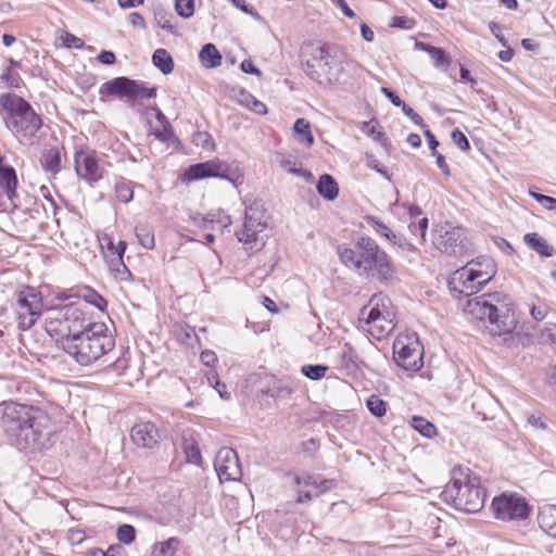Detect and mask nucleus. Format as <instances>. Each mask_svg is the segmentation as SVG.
Wrapping results in <instances>:
<instances>
[{
    "label": "nucleus",
    "instance_id": "obj_1",
    "mask_svg": "<svg viewBox=\"0 0 556 556\" xmlns=\"http://www.w3.org/2000/svg\"><path fill=\"white\" fill-rule=\"evenodd\" d=\"M0 430L20 451L40 452L53 445L49 416L40 408L14 401L0 403Z\"/></svg>",
    "mask_w": 556,
    "mask_h": 556
},
{
    "label": "nucleus",
    "instance_id": "obj_2",
    "mask_svg": "<svg viewBox=\"0 0 556 556\" xmlns=\"http://www.w3.org/2000/svg\"><path fill=\"white\" fill-rule=\"evenodd\" d=\"M340 261L357 275L379 281L393 278V267L388 254L369 237H361L352 247H339Z\"/></svg>",
    "mask_w": 556,
    "mask_h": 556
},
{
    "label": "nucleus",
    "instance_id": "obj_3",
    "mask_svg": "<svg viewBox=\"0 0 556 556\" xmlns=\"http://www.w3.org/2000/svg\"><path fill=\"white\" fill-rule=\"evenodd\" d=\"M464 313L471 319L489 323L488 329L492 336L509 334L516 328V317L511 304L506 302V296L501 293H489L480 296H466Z\"/></svg>",
    "mask_w": 556,
    "mask_h": 556
},
{
    "label": "nucleus",
    "instance_id": "obj_4",
    "mask_svg": "<svg viewBox=\"0 0 556 556\" xmlns=\"http://www.w3.org/2000/svg\"><path fill=\"white\" fill-rule=\"evenodd\" d=\"M441 497L457 510L476 514L483 508L486 494L481 486L480 477L469 468H457L452 471V479L442 491Z\"/></svg>",
    "mask_w": 556,
    "mask_h": 556
},
{
    "label": "nucleus",
    "instance_id": "obj_5",
    "mask_svg": "<svg viewBox=\"0 0 556 556\" xmlns=\"http://www.w3.org/2000/svg\"><path fill=\"white\" fill-rule=\"evenodd\" d=\"M115 346V340L103 323H91L77 336L66 339L63 350L79 365L89 366Z\"/></svg>",
    "mask_w": 556,
    "mask_h": 556
},
{
    "label": "nucleus",
    "instance_id": "obj_6",
    "mask_svg": "<svg viewBox=\"0 0 556 556\" xmlns=\"http://www.w3.org/2000/svg\"><path fill=\"white\" fill-rule=\"evenodd\" d=\"M494 274L495 266L491 258L470 261L452 274L447 282L448 290L455 299L472 296L492 279Z\"/></svg>",
    "mask_w": 556,
    "mask_h": 556
},
{
    "label": "nucleus",
    "instance_id": "obj_7",
    "mask_svg": "<svg viewBox=\"0 0 556 556\" xmlns=\"http://www.w3.org/2000/svg\"><path fill=\"white\" fill-rule=\"evenodd\" d=\"M91 321L87 314L78 307L75 303H70L63 306H54L48 309L45 319V329L47 333L63 343L66 339L77 336L81 332Z\"/></svg>",
    "mask_w": 556,
    "mask_h": 556
},
{
    "label": "nucleus",
    "instance_id": "obj_8",
    "mask_svg": "<svg viewBox=\"0 0 556 556\" xmlns=\"http://www.w3.org/2000/svg\"><path fill=\"white\" fill-rule=\"evenodd\" d=\"M0 105L5 113L8 127L24 138L34 137L40 129L42 122L30 104L15 93L0 96Z\"/></svg>",
    "mask_w": 556,
    "mask_h": 556
},
{
    "label": "nucleus",
    "instance_id": "obj_9",
    "mask_svg": "<svg viewBox=\"0 0 556 556\" xmlns=\"http://www.w3.org/2000/svg\"><path fill=\"white\" fill-rule=\"evenodd\" d=\"M394 317L390 299L378 293L361 309L359 323L365 331L380 341L394 330Z\"/></svg>",
    "mask_w": 556,
    "mask_h": 556
},
{
    "label": "nucleus",
    "instance_id": "obj_10",
    "mask_svg": "<svg viewBox=\"0 0 556 556\" xmlns=\"http://www.w3.org/2000/svg\"><path fill=\"white\" fill-rule=\"evenodd\" d=\"M42 306V296L37 289L27 286L14 292L12 307L18 329H30L40 317Z\"/></svg>",
    "mask_w": 556,
    "mask_h": 556
},
{
    "label": "nucleus",
    "instance_id": "obj_11",
    "mask_svg": "<svg viewBox=\"0 0 556 556\" xmlns=\"http://www.w3.org/2000/svg\"><path fill=\"white\" fill-rule=\"evenodd\" d=\"M393 358L407 371H418L424 366V346L416 332H405L393 343Z\"/></svg>",
    "mask_w": 556,
    "mask_h": 556
},
{
    "label": "nucleus",
    "instance_id": "obj_12",
    "mask_svg": "<svg viewBox=\"0 0 556 556\" xmlns=\"http://www.w3.org/2000/svg\"><path fill=\"white\" fill-rule=\"evenodd\" d=\"M244 212V223L242 228L236 232V236L245 249L253 253L265 245L264 231L268 227V217L265 215V211Z\"/></svg>",
    "mask_w": 556,
    "mask_h": 556
},
{
    "label": "nucleus",
    "instance_id": "obj_13",
    "mask_svg": "<svg viewBox=\"0 0 556 556\" xmlns=\"http://www.w3.org/2000/svg\"><path fill=\"white\" fill-rule=\"evenodd\" d=\"M432 242L439 251L455 256L465 253L469 243L466 230L447 222L434 226Z\"/></svg>",
    "mask_w": 556,
    "mask_h": 556
},
{
    "label": "nucleus",
    "instance_id": "obj_14",
    "mask_svg": "<svg viewBox=\"0 0 556 556\" xmlns=\"http://www.w3.org/2000/svg\"><path fill=\"white\" fill-rule=\"evenodd\" d=\"M334 58L325 47H316L312 51L311 59L306 61L307 74L320 85H331L338 80L332 72Z\"/></svg>",
    "mask_w": 556,
    "mask_h": 556
},
{
    "label": "nucleus",
    "instance_id": "obj_15",
    "mask_svg": "<svg viewBox=\"0 0 556 556\" xmlns=\"http://www.w3.org/2000/svg\"><path fill=\"white\" fill-rule=\"evenodd\" d=\"M492 510L495 518L503 521L522 520L530 514L526 500L514 494H502L494 497Z\"/></svg>",
    "mask_w": 556,
    "mask_h": 556
},
{
    "label": "nucleus",
    "instance_id": "obj_16",
    "mask_svg": "<svg viewBox=\"0 0 556 556\" xmlns=\"http://www.w3.org/2000/svg\"><path fill=\"white\" fill-rule=\"evenodd\" d=\"M77 176L92 185L104 177L105 168L93 150H79L74 154Z\"/></svg>",
    "mask_w": 556,
    "mask_h": 556
},
{
    "label": "nucleus",
    "instance_id": "obj_17",
    "mask_svg": "<svg viewBox=\"0 0 556 556\" xmlns=\"http://www.w3.org/2000/svg\"><path fill=\"white\" fill-rule=\"evenodd\" d=\"M214 467L222 482L237 481L242 476L239 457L236 451L230 447H222L217 452Z\"/></svg>",
    "mask_w": 556,
    "mask_h": 556
},
{
    "label": "nucleus",
    "instance_id": "obj_18",
    "mask_svg": "<svg viewBox=\"0 0 556 556\" xmlns=\"http://www.w3.org/2000/svg\"><path fill=\"white\" fill-rule=\"evenodd\" d=\"M228 172L229 166L225 162L214 159L189 166L182 175V180L193 181L211 177L226 178Z\"/></svg>",
    "mask_w": 556,
    "mask_h": 556
},
{
    "label": "nucleus",
    "instance_id": "obj_19",
    "mask_svg": "<svg viewBox=\"0 0 556 556\" xmlns=\"http://www.w3.org/2000/svg\"><path fill=\"white\" fill-rule=\"evenodd\" d=\"M132 442L138 447L153 448L159 444L160 432L153 422L144 421L136 424L130 431Z\"/></svg>",
    "mask_w": 556,
    "mask_h": 556
},
{
    "label": "nucleus",
    "instance_id": "obj_20",
    "mask_svg": "<svg viewBox=\"0 0 556 556\" xmlns=\"http://www.w3.org/2000/svg\"><path fill=\"white\" fill-rule=\"evenodd\" d=\"M17 177L13 167L3 164L0 157V188L4 191L7 198L10 200L12 208H20L22 206L16 193Z\"/></svg>",
    "mask_w": 556,
    "mask_h": 556
},
{
    "label": "nucleus",
    "instance_id": "obj_21",
    "mask_svg": "<svg viewBox=\"0 0 556 556\" xmlns=\"http://www.w3.org/2000/svg\"><path fill=\"white\" fill-rule=\"evenodd\" d=\"M136 80L127 77H116L104 83L100 88L101 96H117L132 102V92L135 91Z\"/></svg>",
    "mask_w": 556,
    "mask_h": 556
},
{
    "label": "nucleus",
    "instance_id": "obj_22",
    "mask_svg": "<svg viewBox=\"0 0 556 556\" xmlns=\"http://www.w3.org/2000/svg\"><path fill=\"white\" fill-rule=\"evenodd\" d=\"M295 483L298 485L309 488L311 491H314L315 496L325 494L336 485L334 480L323 479L320 476L316 475L298 476L295 478Z\"/></svg>",
    "mask_w": 556,
    "mask_h": 556
},
{
    "label": "nucleus",
    "instance_id": "obj_23",
    "mask_svg": "<svg viewBox=\"0 0 556 556\" xmlns=\"http://www.w3.org/2000/svg\"><path fill=\"white\" fill-rule=\"evenodd\" d=\"M126 242L121 241L119 253H117V255L111 257L109 253L104 254V258L108 263L111 273L114 275L116 279L121 281H127L131 278L130 270L123 262V256L126 251Z\"/></svg>",
    "mask_w": 556,
    "mask_h": 556
},
{
    "label": "nucleus",
    "instance_id": "obj_24",
    "mask_svg": "<svg viewBox=\"0 0 556 556\" xmlns=\"http://www.w3.org/2000/svg\"><path fill=\"white\" fill-rule=\"evenodd\" d=\"M538 522L545 533L556 538V506L546 505L542 507L539 511Z\"/></svg>",
    "mask_w": 556,
    "mask_h": 556
},
{
    "label": "nucleus",
    "instance_id": "obj_25",
    "mask_svg": "<svg viewBox=\"0 0 556 556\" xmlns=\"http://www.w3.org/2000/svg\"><path fill=\"white\" fill-rule=\"evenodd\" d=\"M523 240L531 250L535 251L541 256L549 257L554 254V248L536 232L526 233Z\"/></svg>",
    "mask_w": 556,
    "mask_h": 556
},
{
    "label": "nucleus",
    "instance_id": "obj_26",
    "mask_svg": "<svg viewBox=\"0 0 556 556\" xmlns=\"http://www.w3.org/2000/svg\"><path fill=\"white\" fill-rule=\"evenodd\" d=\"M199 59L206 68H215L222 63V55L213 43H206L202 47Z\"/></svg>",
    "mask_w": 556,
    "mask_h": 556
},
{
    "label": "nucleus",
    "instance_id": "obj_27",
    "mask_svg": "<svg viewBox=\"0 0 556 556\" xmlns=\"http://www.w3.org/2000/svg\"><path fill=\"white\" fill-rule=\"evenodd\" d=\"M317 190L318 193L327 200H334L339 194V186L337 181L328 174H324L319 177Z\"/></svg>",
    "mask_w": 556,
    "mask_h": 556
},
{
    "label": "nucleus",
    "instance_id": "obj_28",
    "mask_svg": "<svg viewBox=\"0 0 556 556\" xmlns=\"http://www.w3.org/2000/svg\"><path fill=\"white\" fill-rule=\"evenodd\" d=\"M40 164L47 173L56 174L61 169V156L58 149L45 150L40 157Z\"/></svg>",
    "mask_w": 556,
    "mask_h": 556
},
{
    "label": "nucleus",
    "instance_id": "obj_29",
    "mask_svg": "<svg viewBox=\"0 0 556 556\" xmlns=\"http://www.w3.org/2000/svg\"><path fill=\"white\" fill-rule=\"evenodd\" d=\"M417 47L426 51L431 56L437 67H443L446 70L450 66L451 61L443 49L424 42L417 43Z\"/></svg>",
    "mask_w": 556,
    "mask_h": 556
},
{
    "label": "nucleus",
    "instance_id": "obj_30",
    "mask_svg": "<svg viewBox=\"0 0 556 556\" xmlns=\"http://www.w3.org/2000/svg\"><path fill=\"white\" fill-rule=\"evenodd\" d=\"M152 62L164 75H168L174 71V61L165 49H156L152 55Z\"/></svg>",
    "mask_w": 556,
    "mask_h": 556
},
{
    "label": "nucleus",
    "instance_id": "obj_31",
    "mask_svg": "<svg viewBox=\"0 0 556 556\" xmlns=\"http://www.w3.org/2000/svg\"><path fill=\"white\" fill-rule=\"evenodd\" d=\"M409 214L412 222L409 223L408 228L410 232L415 236H419L421 240H425L429 224L428 218L421 216L422 211H409Z\"/></svg>",
    "mask_w": 556,
    "mask_h": 556
},
{
    "label": "nucleus",
    "instance_id": "obj_32",
    "mask_svg": "<svg viewBox=\"0 0 556 556\" xmlns=\"http://www.w3.org/2000/svg\"><path fill=\"white\" fill-rule=\"evenodd\" d=\"M293 130L296 136V140L306 147H312L314 143V137L311 131L309 123L304 118H298L293 125Z\"/></svg>",
    "mask_w": 556,
    "mask_h": 556
},
{
    "label": "nucleus",
    "instance_id": "obj_33",
    "mask_svg": "<svg viewBox=\"0 0 556 556\" xmlns=\"http://www.w3.org/2000/svg\"><path fill=\"white\" fill-rule=\"evenodd\" d=\"M179 546L180 540L178 538H169L153 545L152 556H175Z\"/></svg>",
    "mask_w": 556,
    "mask_h": 556
},
{
    "label": "nucleus",
    "instance_id": "obj_34",
    "mask_svg": "<svg viewBox=\"0 0 556 556\" xmlns=\"http://www.w3.org/2000/svg\"><path fill=\"white\" fill-rule=\"evenodd\" d=\"M292 391L293 389L290 386L278 379H271L267 389L262 390L264 394L274 399H286Z\"/></svg>",
    "mask_w": 556,
    "mask_h": 556
},
{
    "label": "nucleus",
    "instance_id": "obj_35",
    "mask_svg": "<svg viewBox=\"0 0 556 556\" xmlns=\"http://www.w3.org/2000/svg\"><path fill=\"white\" fill-rule=\"evenodd\" d=\"M136 236L140 244L149 250H152L155 245L154 233L152 227L148 224H139L135 228Z\"/></svg>",
    "mask_w": 556,
    "mask_h": 556
},
{
    "label": "nucleus",
    "instance_id": "obj_36",
    "mask_svg": "<svg viewBox=\"0 0 556 556\" xmlns=\"http://www.w3.org/2000/svg\"><path fill=\"white\" fill-rule=\"evenodd\" d=\"M412 427L426 438H432L437 434V428L433 424L420 416H413L410 420Z\"/></svg>",
    "mask_w": 556,
    "mask_h": 556
},
{
    "label": "nucleus",
    "instance_id": "obj_37",
    "mask_svg": "<svg viewBox=\"0 0 556 556\" xmlns=\"http://www.w3.org/2000/svg\"><path fill=\"white\" fill-rule=\"evenodd\" d=\"M184 452L186 454L187 460L191 464L199 465L202 460L201 452L199 446L193 440H184Z\"/></svg>",
    "mask_w": 556,
    "mask_h": 556
},
{
    "label": "nucleus",
    "instance_id": "obj_38",
    "mask_svg": "<svg viewBox=\"0 0 556 556\" xmlns=\"http://www.w3.org/2000/svg\"><path fill=\"white\" fill-rule=\"evenodd\" d=\"M366 406L375 417H382L386 415L387 404L378 395H370L366 401Z\"/></svg>",
    "mask_w": 556,
    "mask_h": 556
},
{
    "label": "nucleus",
    "instance_id": "obj_39",
    "mask_svg": "<svg viewBox=\"0 0 556 556\" xmlns=\"http://www.w3.org/2000/svg\"><path fill=\"white\" fill-rule=\"evenodd\" d=\"M98 241H99L100 248L103 252V255L105 253H109L110 256L112 257V256L117 255V253H119L121 241L117 243V245H115L113 242V239L108 233H99Z\"/></svg>",
    "mask_w": 556,
    "mask_h": 556
},
{
    "label": "nucleus",
    "instance_id": "obj_40",
    "mask_svg": "<svg viewBox=\"0 0 556 556\" xmlns=\"http://www.w3.org/2000/svg\"><path fill=\"white\" fill-rule=\"evenodd\" d=\"M328 371V366L316 364V365H304L301 368V372L311 380H319L325 377Z\"/></svg>",
    "mask_w": 556,
    "mask_h": 556
},
{
    "label": "nucleus",
    "instance_id": "obj_41",
    "mask_svg": "<svg viewBox=\"0 0 556 556\" xmlns=\"http://www.w3.org/2000/svg\"><path fill=\"white\" fill-rule=\"evenodd\" d=\"M539 340L556 349V324H546L540 330Z\"/></svg>",
    "mask_w": 556,
    "mask_h": 556
},
{
    "label": "nucleus",
    "instance_id": "obj_42",
    "mask_svg": "<svg viewBox=\"0 0 556 556\" xmlns=\"http://www.w3.org/2000/svg\"><path fill=\"white\" fill-rule=\"evenodd\" d=\"M83 298L86 302L99 308L100 311H104L108 302L102 298L99 293L90 288H86L83 294Z\"/></svg>",
    "mask_w": 556,
    "mask_h": 556
},
{
    "label": "nucleus",
    "instance_id": "obj_43",
    "mask_svg": "<svg viewBox=\"0 0 556 556\" xmlns=\"http://www.w3.org/2000/svg\"><path fill=\"white\" fill-rule=\"evenodd\" d=\"M115 193L119 202L124 204L128 203L134 195L130 185L126 181H119L115 185Z\"/></svg>",
    "mask_w": 556,
    "mask_h": 556
},
{
    "label": "nucleus",
    "instance_id": "obj_44",
    "mask_svg": "<svg viewBox=\"0 0 556 556\" xmlns=\"http://www.w3.org/2000/svg\"><path fill=\"white\" fill-rule=\"evenodd\" d=\"M117 539L123 544H130L135 541L136 530L131 525H122L117 528Z\"/></svg>",
    "mask_w": 556,
    "mask_h": 556
},
{
    "label": "nucleus",
    "instance_id": "obj_45",
    "mask_svg": "<svg viewBox=\"0 0 556 556\" xmlns=\"http://www.w3.org/2000/svg\"><path fill=\"white\" fill-rule=\"evenodd\" d=\"M527 425L535 431L544 432L548 430L547 418L541 414L529 415Z\"/></svg>",
    "mask_w": 556,
    "mask_h": 556
},
{
    "label": "nucleus",
    "instance_id": "obj_46",
    "mask_svg": "<svg viewBox=\"0 0 556 556\" xmlns=\"http://www.w3.org/2000/svg\"><path fill=\"white\" fill-rule=\"evenodd\" d=\"M175 10L178 15L184 18H188L193 15L194 0H176Z\"/></svg>",
    "mask_w": 556,
    "mask_h": 556
},
{
    "label": "nucleus",
    "instance_id": "obj_47",
    "mask_svg": "<svg viewBox=\"0 0 556 556\" xmlns=\"http://www.w3.org/2000/svg\"><path fill=\"white\" fill-rule=\"evenodd\" d=\"M135 91L132 92V102L137 99H151L156 96L155 88H147L143 83L136 80Z\"/></svg>",
    "mask_w": 556,
    "mask_h": 556
},
{
    "label": "nucleus",
    "instance_id": "obj_48",
    "mask_svg": "<svg viewBox=\"0 0 556 556\" xmlns=\"http://www.w3.org/2000/svg\"><path fill=\"white\" fill-rule=\"evenodd\" d=\"M365 222L367 224V227L372 228L380 236L386 237L387 239H390L392 231L387 225H384L383 223L377 220L375 217H371V216H367L365 218Z\"/></svg>",
    "mask_w": 556,
    "mask_h": 556
},
{
    "label": "nucleus",
    "instance_id": "obj_49",
    "mask_svg": "<svg viewBox=\"0 0 556 556\" xmlns=\"http://www.w3.org/2000/svg\"><path fill=\"white\" fill-rule=\"evenodd\" d=\"M549 312V307L543 301H538L530 307V315L535 321H542Z\"/></svg>",
    "mask_w": 556,
    "mask_h": 556
},
{
    "label": "nucleus",
    "instance_id": "obj_50",
    "mask_svg": "<svg viewBox=\"0 0 556 556\" xmlns=\"http://www.w3.org/2000/svg\"><path fill=\"white\" fill-rule=\"evenodd\" d=\"M194 141L200 144L204 150L213 151L215 149V142L208 132H197L194 135Z\"/></svg>",
    "mask_w": 556,
    "mask_h": 556
},
{
    "label": "nucleus",
    "instance_id": "obj_51",
    "mask_svg": "<svg viewBox=\"0 0 556 556\" xmlns=\"http://www.w3.org/2000/svg\"><path fill=\"white\" fill-rule=\"evenodd\" d=\"M60 40L62 42V46L65 48H75V49H81L84 47L83 39L70 34L64 33L60 36Z\"/></svg>",
    "mask_w": 556,
    "mask_h": 556
},
{
    "label": "nucleus",
    "instance_id": "obj_52",
    "mask_svg": "<svg viewBox=\"0 0 556 556\" xmlns=\"http://www.w3.org/2000/svg\"><path fill=\"white\" fill-rule=\"evenodd\" d=\"M452 141L463 151L470 148L469 141L463 131L454 129L451 135Z\"/></svg>",
    "mask_w": 556,
    "mask_h": 556
},
{
    "label": "nucleus",
    "instance_id": "obj_53",
    "mask_svg": "<svg viewBox=\"0 0 556 556\" xmlns=\"http://www.w3.org/2000/svg\"><path fill=\"white\" fill-rule=\"evenodd\" d=\"M86 533L83 529L72 528L67 532V540L72 545H79L86 540Z\"/></svg>",
    "mask_w": 556,
    "mask_h": 556
},
{
    "label": "nucleus",
    "instance_id": "obj_54",
    "mask_svg": "<svg viewBox=\"0 0 556 556\" xmlns=\"http://www.w3.org/2000/svg\"><path fill=\"white\" fill-rule=\"evenodd\" d=\"M216 226L220 227V222L218 219H216L215 214L208 213V214H205V216H201V223H200L201 229L214 230Z\"/></svg>",
    "mask_w": 556,
    "mask_h": 556
},
{
    "label": "nucleus",
    "instance_id": "obj_55",
    "mask_svg": "<svg viewBox=\"0 0 556 556\" xmlns=\"http://www.w3.org/2000/svg\"><path fill=\"white\" fill-rule=\"evenodd\" d=\"M244 97L247 98V105L251 106V109L256 114L265 115L267 113V108L263 102L258 101L257 99H255L254 97H252L249 93L244 94Z\"/></svg>",
    "mask_w": 556,
    "mask_h": 556
},
{
    "label": "nucleus",
    "instance_id": "obj_56",
    "mask_svg": "<svg viewBox=\"0 0 556 556\" xmlns=\"http://www.w3.org/2000/svg\"><path fill=\"white\" fill-rule=\"evenodd\" d=\"M172 17V14H168L166 12L159 11L155 13V21L157 25L161 28L166 29L168 31H173V25L170 23Z\"/></svg>",
    "mask_w": 556,
    "mask_h": 556
},
{
    "label": "nucleus",
    "instance_id": "obj_57",
    "mask_svg": "<svg viewBox=\"0 0 556 556\" xmlns=\"http://www.w3.org/2000/svg\"><path fill=\"white\" fill-rule=\"evenodd\" d=\"M415 25V22L412 18L404 16H393L391 26L401 28V29H412Z\"/></svg>",
    "mask_w": 556,
    "mask_h": 556
},
{
    "label": "nucleus",
    "instance_id": "obj_58",
    "mask_svg": "<svg viewBox=\"0 0 556 556\" xmlns=\"http://www.w3.org/2000/svg\"><path fill=\"white\" fill-rule=\"evenodd\" d=\"M153 135L156 139L160 141H168L173 137V130L169 123H166V125H162V129H156L153 131Z\"/></svg>",
    "mask_w": 556,
    "mask_h": 556
},
{
    "label": "nucleus",
    "instance_id": "obj_59",
    "mask_svg": "<svg viewBox=\"0 0 556 556\" xmlns=\"http://www.w3.org/2000/svg\"><path fill=\"white\" fill-rule=\"evenodd\" d=\"M402 110L404 112V114L410 118V121L418 125V126H421V127H425L426 125L424 124V119L422 117L417 114L410 106H408L406 103H404L402 105Z\"/></svg>",
    "mask_w": 556,
    "mask_h": 556
},
{
    "label": "nucleus",
    "instance_id": "obj_60",
    "mask_svg": "<svg viewBox=\"0 0 556 556\" xmlns=\"http://www.w3.org/2000/svg\"><path fill=\"white\" fill-rule=\"evenodd\" d=\"M381 92L391 101V103L395 106H401L405 103L401 100V98L391 89L383 87L381 88Z\"/></svg>",
    "mask_w": 556,
    "mask_h": 556
},
{
    "label": "nucleus",
    "instance_id": "obj_61",
    "mask_svg": "<svg viewBox=\"0 0 556 556\" xmlns=\"http://www.w3.org/2000/svg\"><path fill=\"white\" fill-rule=\"evenodd\" d=\"M242 72L247 74H252L256 76H261L262 73L258 68H256L251 60H243L240 65Z\"/></svg>",
    "mask_w": 556,
    "mask_h": 556
},
{
    "label": "nucleus",
    "instance_id": "obj_62",
    "mask_svg": "<svg viewBox=\"0 0 556 556\" xmlns=\"http://www.w3.org/2000/svg\"><path fill=\"white\" fill-rule=\"evenodd\" d=\"M98 60L102 64L112 65L115 63L116 58H115V54L111 51H102L98 55Z\"/></svg>",
    "mask_w": 556,
    "mask_h": 556
},
{
    "label": "nucleus",
    "instance_id": "obj_63",
    "mask_svg": "<svg viewBox=\"0 0 556 556\" xmlns=\"http://www.w3.org/2000/svg\"><path fill=\"white\" fill-rule=\"evenodd\" d=\"M547 383L556 390V365L549 366L546 370Z\"/></svg>",
    "mask_w": 556,
    "mask_h": 556
},
{
    "label": "nucleus",
    "instance_id": "obj_64",
    "mask_svg": "<svg viewBox=\"0 0 556 556\" xmlns=\"http://www.w3.org/2000/svg\"><path fill=\"white\" fill-rule=\"evenodd\" d=\"M543 208H556V199L553 197L544 195L538 202Z\"/></svg>",
    "mask_w": 556,
    "mask_h": 556
}]
</instances>
